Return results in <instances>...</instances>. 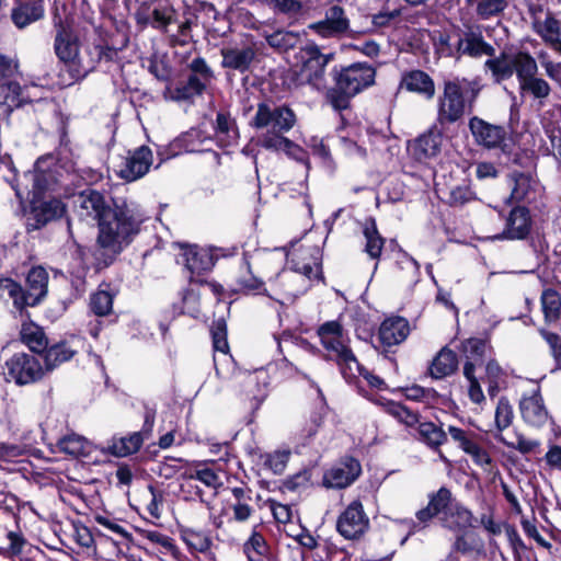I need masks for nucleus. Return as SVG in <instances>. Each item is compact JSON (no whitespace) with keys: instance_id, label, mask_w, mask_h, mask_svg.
Segmentation results:
<instances>
[{"instance_id":"nucleus-1","label":"nucleus","mask_w":561,"mask_h":561,"mask_svg":"<svg viewBox=\"0 0 561 561\" xmlns=\"http://www.w3.org/2000/svg\"><path fill=\"white\" fill-rule=\"evenodd\" d=\"M141 216L127 203L115 204L99 224L96 254L108 265L139 233Z\"/></svg>"},{"instance_id":"nucleus-2","label":"nucleus","mask_w":561,"mask_h":561,"mask_svg":"<svg viewBox=\"0 0 561 561\" xmlns=\"http://www.w3.org/2000/svg\"><path fill=\"white\" fill-rule=\"evenodd\" d=\"M376 71L368 64L356 62L336 72L335 87L327 90V100L335 110L348 106V100L375 82Z\"/></svg>"},{"instance_id":"nucleus-3","label":"nucleus","mask_w":561,"mask_h":561,"mask_svg":"<svg viewBox=\"0 0 561 561\" xmlns=\"http://www.w3.org/2000/svg\"><path fill=\"white\" fill-rule=\"evenodd\" d=\"M321 344L327 351V358L334 360L343 377L351 381L357 378L360 365L343 336V328L337 321H329L318 329Z\"/></svg>"},{"instance_id":"nucleus-4","label":"nucleus","mask_w":561,"mask_h":561,"mask_svg":"<svg viewBox=\"0 0 561 561\" xmlns=\"http://www.w3.org/2000/svg\"><path fill=\"white\" fill-rule=\"evenodd\" d=\"M296 124V114L286 105H274L262 102L256 106L255 115L250 122V126L255 129L264 130L257 139L261 147L267 149V142L272 138H285Z\"/></svg>"},{"instance_id":"nucleus-5","label":"nucleus","mask_w":561,"mask_h":561,"mask_svg":"<svg viewBox=\"0 0 561 561\" xmlns=\"http://www.w3.org/2000/svg\"><path fill=\"white\" fill-rule=\"evenodd\" d=\"M463 91L471 92V98L468 101L471 106L480 91L476 82L458 78L444 82L443 93L438 98L437 107V122L439 125L454 124L463 117L466 112Z\"/></svg>"},{"instance_id":"nucleus-6","label":"nucleus","mask_w":561,"mask_h":561,"mask_svg":"<svg viewBox=\"0 0 561 561\" xmlns=\"http://www.w3.org/2000/svg\"><path fill=\"white\" fill-rule=\"evenodd\" d=\"M332 58V54L324 55L317 46L302 48L299 53L300 64L289 72L290 81L296 87L309 84L318 91L325 90V67Z\"/></svg>"},{"instance_id":"nucleus-7","label":"nucleus","mask_w":561,"mask_h":561,"mask_svg":"<svg viewBox=\"0 0 561 561\" xmlns=\"http://www.w3.org/2000/svg\"><path fill=\"white\" fill-rule=\"evenodd\" d=\"M54 49L58 59L67 67L70 81L83 79L90 71L94 69V61H87L80 56V43L78 36L68 27L59 25L55 41Z\"/></svg>"},{"instance_id":"nucleus-8","label":"nucleus","mask_w":561,"mask_h":561,"mask_svg":"<svg viewBox=\"0 0 561 561\" xmlns=\"http://www.w3.org/2000/svg\"><path fill=\"white\" fill-rule=\"evenodd\" d=\"M136 24L141 28L151 26L152 28L167 34L169 26L178 23V13L169 2H159L151 10V2L144 1L139 4L134 13Z\"/></svg>"},{"instance_id":"nucleus-9","label":"nucleus","mask_w":561,"mask_h":561,"mask_svg":"<svg viewBox=\"0 0 561 561\" xmlns=\"http://www.w3.org/2000/svg\"><path fill=\"white\" fill-rule=\"evenodd\" d=\"M518 89L522 95H529L538 100L540 104L547 100L551 93V87L547 80L538 77V65L534 57L524 58L518 67Z\"/></svg>"},{"instance_id":"nucleus-10","label":"nucleus","mask_w":561,"mask_h":561,"mask_svg":"<svg viewBox=\"0 0 561 561\" xmlns=\"http://www.w3.org/2000/svg\"><path fill=\"white\" fill-rule=\"evenodd\" d=\"M319 250L313 249L310 253L311 261L300 262L294 264V272H285L277 276L280 285L284 287L283 293L287 299L296 298L305 290V285L297 286L299 282H304V277L311 279L317 277L320 271L318 262Z\"/></svg>"},{"instance_id":"nucleus-11","label":"nucleus","mask_w":561,"mask_h":561,"mask_svg":"<svg viewBox=\"0 0 561 561\" xmlns=\"http://www.w3.org/2000/svg\"><path fill=\"white\" fill-rule=\"evenodd\" d=\"M8 380L23 386L39 380L43 376V367L34 355L16 353L5 362Z\"/></svg>"},{"instance_id":"nucleus-12","label":"nucleus","mask_w":561,"mask_h":561,"mask_svg":"<svg viewBox=\"0 0 561 561\" xmlns=\"http://www.w3.org/2000/svg\"><path fill=\"white\" fill-rule=\"evenodd\" d=\"M369 527V518L363 504L353 501L339 516L336 529L339 534L348 540L358 539Z\"/></svg>"},{"instance_id":"nucleus-13","label":"nucleus","mask_w":561,"mask_h":561,"mask_svg":"<svg viewBox=\"0 0 561 561\" xmlns=\"http://www.w3.org/2000/svg\"><path fill=\"white\" fill-rule=\"evenodd\" d=\"M518 408L523 421L531 427L540 428L551 420L539 388L524 393Z\"/></svg>"},{"instance_id":"nucleus-14","label":"nucleus","mask_w":561,"mask_h":561,"mask_svg":"<svg viewBox=\"0 0 561 561\" xmlns=\"http://www.w3.org/2000/svg\"><path fill=\"white\" fill-rule=\"evenodd\" d=\"M469 129L474 141L486 149L503 148L507 133L503 126L485 122L480 117H472L469 121Z\"/></svg>"},{"instance_id":"nucleus-15","label":"nucleus","mask_w":561,"mask_h":561,"mask_svg":"<svg viewBox=\"0 0 561 561\" xmlns=\"http://www.w3.org/2000/svg\"><path fill=\"white\" fill-rule=\"evenodd\" d=\"M78 216L84 219L98 220V225L102 218L112 210L103 194L95 190H85L81 192L75 199Z\"/></svg>"},{"instance_id":"nucleus-16","label":"nucleus","mask_w":561,"mask_h":561,"mask_svg":"<svg viewBox=\"0 0 561 561\" xmlns=\"http://www.w3.org/2000/svg\"><path fill=\"white\" fill-rule=\"evenodd\" d=\"M309 28L325 38L341 37L350 31V20L343 8L332 5L325 11L324 19L310 24Z\"/></svg>"},{"instance_id":"nucleus-17","label":"nucleus","mask_w":561,"mask_h":561,"mask_svg":"<svg viewBox=\"0 0 561 561\" xmlns=\"http://www.w3.org/2000/svg\"><path fill=\"white\" fill-rule=\"evenodd\" d=\"M360 472V463L354 458H348L324 473L323 485L331 489H344L351 485Z\"/></svg>"},{"instance_id":"nucleus-18","label":"nucleus","mask_w":561,"mask_h":561,"mask_svg":"<svg viewBox=\"0 0 561 561\" xmlns=\"http://www.w3.org/2000/svg\"><path fill=\"white\" fill-rule=\"evenodd\" d=\"M152 164V152L149 147L141 146L129 152L121 167L118 174L122 179L131 182L142 178Z\"/></svg>"},{"instance_id":"nucleus-19","label":"nucleus","mask_w":561,"mask_h":561,"mask_svg":"<svg viewBox=\"0 0 561 561\" xmlns=\"http://www.w3.org/2000/svg\"><path fill=\"white\" fill-rule=\"evenodd\" d=\"M456 54L458 58L462 55L479 58L481 56H494L495 49L484 41L480 30L469 28L459 37Z\"/></svg>"},{"instance_id":"nucleus-20","label":"nucleus","mask_w":561,"mask_h":561,"mask_svg":"<svg viewBox=\"0 0 561 561\" xmlns=\"http://www.w3.org/2000/svg\"><path fill=\"white\" fill-rule=\"evenodd\" d=\"M20 76V62L16 56L0 54V92L8 89L12 96L5 95V101L14 103L20 94L21 85L16 82Z\"/></svg>"},{"instance_id":"nucleus-21","label":"nucleus","mask_w":561,"mask_h":561,"mask_svg":"<svg viewBox=\"0 0 561 561\" xmlns=\"http://www.w3.org/2000/svg\"><path fill=\"white\" fill-rule=\"evenodd\" d=\"M531 30L553 51L561 54V20L554 12L547 9L545 19L537 22Z\"/></svg>"},{"instance_id":"nucleus-22","label":"nucleus","mask_w":561,"mask_h":561,"mask_svg":"<svg viewBox=\"0 0 561 561\" xmlns=\"http://www.w3.org/2000/svg\"><path fill=\"white\" fill-rule=\"evenodd\" d=\"M533 56L527 51H518L512 56L503 54L500 57L488 59L485 67H488L496 81H502L511 78L513 73H516L518 78L519 62L524 58H531Z\"/></svg>"},{"instance_id":"nucleus-23","label":"nucleus","mask_w":561,"mask_h":561,"mask_svg":"<svg viewBox=\"0 0 561 561\" xmlns=\"http://www.w3.org/2000/svg\"><path fill=\"white\" fill-rule=\"evenodd\" d=\"M400 88L420 94L426 100H431L435 95L434 80L422 70L404 72L401 77Z\"/></svg>"},{"instance_id":"nucleus-24","label":"nucleus","mask_w":561,"mask_h":561,"mask_svg":"<svg viewBox=\"0 0 561 561\" xmlns=\"http://www.w3.org/2000/svg\"><path fill=\"white\" fill-rule=\"evenodd\" d=\"M451 492L447 488H440L436 493L430 496V502L426 507L416 513L420 522L426 523L437 515L446 517L453 507Z\"/></svg>"},{"instance_id":"nucleus-25","label":"nucleus","mask_w":561,"mask_h":561,"mask_svg":"<svg viewBox=\"0 0 561 561\" xmlns=\"http://www.w3.org/2000/svg\"><path fill=\"white\" fill-rule=\"evenodd\" d=\"M224 68L233 69L240 72L247 71L255 58V50L251 46H233L221 49Z\"/></svg>"},{"instance_id":"nucleus-26","label":"nucleus","mask_w":561,"mask_h":561,"mask_svg":"<svg viewBox=\"0 0 561 561\" xmlns=\"http://www.w3.org/2000/svg\"><path fill=\"white\" fill-rule=\"evenodd\" d=\"M48 274L43 267L32 268L26 277V289L23 290L25 306L37 305L47 293Z\"/></svg>"},{"instance_id":"nucleus-27","label":"nucleus","mask_w":561,"mask_h":561,"mask_svg":"<svg viewBox=\"0 0 561 561\" xmlns=\"http://www.w3.org/2000/svg\"><path fill=\"white\" fill-rule=\"evenodd\" d=\"M409 322L403 318H390L382 322L379 329V340L386 346L402 343L409 335Z\"/></svg>"},{"instance_id":"nucleus-28","label":"nucleus","mask_w":561,"mask_h":561,"mask_svg":"<svg viewBox=\"0 0 561 561\" xmlns=\"http://www.w3.org/2000/svg\"><path fill=\"white\" fill-rule=\"evenodd\" d=\"M530 229L529 213L524 207H515L510 213L503 237L506 239H524Z\"/></svg>"},{"instance_id":"nucleus-29","label":"nucleus","mask_w":561,"mask_h":561,"mask_svg":"<svg viewBox=\"0 0 561 561\" xmlns=\"http://www.w3.org/2000/svg\"><path fill=\"white\" fill-rule=\"evenodd\" d=\"M44 0H21L20 4L12 11V21L23 28L39 20L44 14Z\"/></svg>"},{"instance_id":"nucleus-30","label":"nucleus","mask_w":561,"mask_h":561,"mask_svg":"<svg viewBox=\"0 0 561 561\" xmlns=\"http://www.w3.org/2000/svg\"><path fill=\"white\" fill-rule=\"evenodd\" d=\"M440 145V134L431 129L414 140L412 145L413 156L419 161H425L438 154Z\"/></svg>"},{"instance_id":"nucleus-31","label":"nucleus","mask_w":561,"mask_h":561,"mask_svg":"<svg viewBox=\"0 0 561 561\" xmlns=\"http://www.w3.org/2000/svg\"><path fill=\"white\" fill-rule=\"evenodd\" d=\"M457 366L456 353L447 347H443L432 360L430 374L433 378L440 379L455 373Z\"/></svg>"},{"instance_id":"nucleus-32","label":"nucleus","mask_w":561,"mask_h":561,"mask_svg":"<svg viewBox=\"0 0 561 561\" xmlns=\"http://www.w3.org/2000/svg\"><path fill=\"white\" fill-rule=\"evenodd\" d=\"M144 438L139 432H135L128 436L116 438L114 437L107 450L115 457H126L136 453L142 445Z\"/></svg>"},{"instance_id":"nucleus-33","label":"nucleus","mask_w":561,"mask_h":561,"mask_svg":"<svg viewBox=\"0 0 561 561\" xmlns=\"http://www.w3.org/2000/svg\"><path fill=\"white\" fill-rule=\"evenodd\" d=\"M416 430L417 439L432 449H438L447 440L443 428L433 422H421Z\"/></svg>"},{"instance_id":"nucleus-34","label":"nucleus","mask_w":561,"mask_h":561,"mask_svg":"<svg viewBox=\"0 0 561 561\" xmlns=\"http://www.w3.org/2000/svg\"><path fill=\"white\" fill-rule=\"evenodd\" d=\"M206 88V83L195 75H191L185 82L180 83L173 90H170L173 101H187L196 95H201Z\"/></svg>"},{"instance_id":"nucleus-35","label":"nucleus","mask_w":561,"mask_h":561,"mask_svg":"<svg viewBox=\"0 0 561 561\" xmlns=\"http://www.w3.org/2000/svg\"><path fill=\"white\" fill-rule=\"evenodd\" d=\"M541 308L547 323H552L559 320L561 314V296L552 289L547 288L540 296Z\"/></svg>"},{"instance_id":"nucleus-36","label":"nucleus","mask_w":561,"mask_h":561,"mask_svg":"<svg viewBox=\"0 0 561 561\" xmlns=\"http://www.w3.org/2000/svg\"><path fill=\"white\" fill-rule=\"evenodd\" d=\"M21 340L32 352H43L47 346V339L43 330L32 322L22 324Z\"/></svg>"},{"instance_id":"nucleus-37","label":"nucleus","mask_w":561,"mask_h":561,"mask_svg":"<svg viewBox=\"0 0 561 561\" xmlns=\"http://www.w3.org/2000/svg\"><path fill=\"white\" fill-rule=\"evenodd\" d=\"M66 211V206L60 199H49L41 204V206L34 208V216L39 225H46L47 222L61 217Z\"/></svg>"},{"instance_id":"nucleus-38","label":"nucleus","mask_w":561,"mask_h":561,"mask_svg":"<svg viewBox=\"0 0 561 561\" xmlns=\"http://www.w3.org/2000/svg\"><path fill=\"white\" fill-rule=\"evenodd\" d=\"M467 4L474 8L477 15L482 20L499 15L507 8V0H467Z\"/></svg>"},{"instance_id":"nucleus-39","label":"nucleus","mask_w":561,"mask_h":561,"mask_svg":"<svg viewBox=\"0 0 561 561\" xmlns=\"http://www.w3.org/2000/svg\"><path fill=\"white\" fill-rule=\"evenodd\" d=\"M185 266L192 273L199 274L202 271L210 268L211 261L207 252L198 250L196 247L185 249L183 253Z\"/></svg>"},{"instance_id":"nucleus-40","label":"nucleus","mask_w":561,"mask_h":561,"mask_svg":"<svg viewBox=\"0 0 561 561\" xmlns=\"http://www.w3.org/2000/svg\"><path fill=\"white\" fill-rule=\"evenodd\" d=\"M364 236L366 239L365 251L371 259H378L381 254L385 239L379 234L375 220L365 224Z\"/></svg>"},{"instance_id":"nucleus-41","label":"nucleus","mask_w":561,"mask_h":561,"mask_svg":"<svg viewBox=\"0 0 561 561\" xmlns=\"http://www.w3.org/2000/svg\"><path fill=\"white\" fill-rule=\"evenodd\" d=\"M243 551L249 561H264L268 560V547L265 539L259 533H253L252 536L243 546Z\"/></svg>"},{"instance_id":"nucleus-42","label":"nucleus","mask_w":561,"mask_h":561,"mask_svg":"<svg viewBox=\"0 0 561 561\" xmlns=\"http://www.w3.org/2000/svg\"><path fill=\"white\" fill-rule=\"evenodd\" d=\"M76 354L66 343H59L49 347L45 352V365L47 370H51L64 362L69 360Z\"/></svg>"},{"instance_id":"nucleus-43","label":"nucleus","mask_w":561,"mask_h":561,"mask_svg":"<svg viewBox=\"0 0 561 561\" xmlns=\"http://www.w3.org/2000/svg\"><path fill=\"white\" fill-rule=\"evenodd\" d=\"M59 449L73 457H79L89 453V443L88 440L80 435L70 434L62 437L58 442Z\"/></svg>"},{"instance_id":"nucleus-44","label":"nucleus","mask_w":561,"mask_h":561,"mask_svg":"<svg viewBox=\"0 0 561 561\" xmlns=\"http://www.w3.org/2000/svg\"><path fill=\"white\" fill-rule=\"evenodd\" d=\"M267 150H273V151H285L289 157L300 161V162H305L306 165L308 167V161H307V158H306V152L304 151V149L301 147H299L298 145L294 144L290 139H288L287 137L285 138H272V140H270L267 142Z\"/></svg>"},{"instance_id":"nucleus-45","label":"nucleus","mask_w":561,"mask_h":561,"mask_svg":"<svg viewBox=\"0 0 561 561\" xmlns=\"http://www.w3.org/2000/svg\"><path fill=\"white\" fill-rule=\"evenodd\" d=\"M471 512L457 503H454L446 517H442L444 525L450 529L466 528L471 525Z\"/></svg>"},{"instance_id":"nucleus-46","label":"nucleus","mask_w":561,"mask_h":561,"mask_svg":"<svg viewBox=\"0 0 561 561\" xmlns=\"http://www.w3.org/2000/svg\"><path fill=\"white\" fill-rule=\"evenodd\" d=\"M216 136L221 142L229 144L237 138V127L234 121L227 113H218L215 126Z\"/></svg>"},{"instance_id":"nucleus-47","label":"nucleus","mask_w":561,"mask_h":561,"mask_svg":"<svg viewBox=\"0 0 561 561\" xmlns=\"http://www.w3.org/2000/svg\"><path fill=\"white\" fill-rule=\"evenodd\" d=\"M476 364L473 362H467L463 366V375L469 381L468 394L473 403L481 404L485 397L480 386L479 378L474 375Z\"/></svg>"},{"instance_id":"nucleus-48","label":"nucleus","mask_w":561,"mask_h":561,"mask_svg":"<svg viewBox=\"0 0 561 561\" xmlns=\"http://www.w3.org/2000/svg\"><path fill=\"white\" fill-rule=\"evenodd\" d=\"M0 298H11L18 309H23L25 307L23 289L19 284L10 278L0 279Z\"/></svg>"},{"instance_id":"nucleus-49","label":"nucleus","mask_w":561,"mask_h":561,"mask_svg":"<svg viewBox=\"0 0 561 561\" xmlns=\"http://www.w3.org/2000/svg\"><path fill=\"white\" fill-rule=\"evenodd\" d=\"M387 412L409 427L417 426L421 423L419 413L400 403H389Z\"/></svg>"},{"instance_id":"nucleus-50","label":"nucleus","mask_w":561,"mask_h":561,"mask_svg":"<svg viewBox=\"0 0 561 561\" xmlns=\"http://www.w3.org/2000/svg\"><path fill=\"white\" fill-rule=\"evenodd\" d=\"M128 44V38L124 37L122 41V45L119 47H115L114 45L108 44H95L93 47V53L95 56L87 59V61H94V67L98 62L105 60V61H113L118 50L124 49Z\"/></svg>"},{"instance_id":"nucleus-51","label":"nucleus","mask_w":561,"mask_h":561,"mask_svg":"<svg viewBox=\"0 0 561 561\" xmlns=\"http://www.w3.org/2000/svg\"><path fill=\"white\" fill-rule=\"evenodd\" d=\"M90 307L96 316H106L112 311L113 297L106 290H99L91 296Z\"/></svg>"},{"instance_id":"nucleus-52","label":"nucleus","mask_w":561,"mask_h":561,"mask_svg":"<svg viewBox=\"0 0 561 561\" xmlns=\"http://www.w3.org/2000/svg\"><path fill=\"white\" fill-rule=\"evenodd\" d=\"M485 377L482 378L488 383V393L490 397H495L500 390V379L503 375V370L501 366L494 362L490 360L485 366Z\"/></svg>"},{"instance_id":"nucleus-53","label":"nucleus","mask_w":561,"mask_h":561,"mask_svg":"<svg viewBox=\"0 0 561 561\" xmlns=\"http://www.w3.org/2000/svg\"><path fill=\"white\" fill-rule=\"evenodd\" d=\"M513 408L506 398H501L495 410V425L499 431H504L513 422Z\"/></svg>"},{"instance_id":"nucleus-54","label":"nucleus","mask_w":561,"mask_h":561,"mask_svg":"<svg viewBox=\"0 0 561 561\" xmlns=\"http://www.w3.org/2000/svg\"><path fill=\"white\" fill-rule=\"evenodd\" d=\"M185 543L198 552L207 551L211 546L210 538L202 533L193 529H187L182 535Z\"/></svg>"},{"instance_id":"nucleus-55","label":"nucleus","mask_w":561,"mask_h":561,"mask_svg":"<svg viewBox=\"0 0 561 561\" xmlns=\"http://www.w3.org/2000/svg\"><path fill=\"white\" fill-rule=\"evenodd\" d=\"M211 336L215 351L221 352L226 355L229 351V345L227 341V325L224 319L214 322L211 327Z\"/></svg>"},{"instance_id":"nucleus-56","label":"nucleus","mask_w":561,"mask_h":561,"mask_svg":"<svg viewBox=\"0 0 561 561\" xmlns=\"http://www.w3.org/2000/svg\"><path fill=\"white\" fill-rule=\"evenodd\" d=\"M33 184V195L35 198L39 197L45 191L51 188L53 175L50 173L39 170L38 164L31 173Z\"/></svg>"},{"instance_id":"nucleus-57","label":"nucleus","mask_w":561,"mask_h":561,"mask_svg":"<svg viewBox=\"0 0 561 561\" xmlns=\"http://www.w3.org/2000/svg\"><path fill=\"white\" fill-rule=\"evenodd\" d=\"M448 433L451 438L458 443L459 447L466 453L470 446L477 440L478 435L471 431H463L456 426H449Z\"/></svg>"},{"instance_id":"nucleus-58","label":"nucleus","mask_w":561,"mask_h":561,"mask_svg":"<svg viewBox=\"0 0 561 561\" xmlns=\"http://www.w3.org/2000/svg\"><path fill=\"white\" fill-rule=\"evenodd\" d=\"M469 455L476 465L482 467L484 470H489L492 465V458L490 454L480 446L478 439L470 446V448L466 451Z\"/></svg>"},{"instance_id":"nucleus-59","label":"nucleus","mask_w":561,"mask_h":561,"mask_svg":"<svg viewBox=\"0 0 561 561\" xmlns=\"http://www.w3.org/2000/svg\"><path fill=\"white\" fill-rule=\"evenodd\" d=\"M539 333L549 345L550 353L556 360L557 367L561 368V337L557 333L543 329H541Z\"/></svg>"},{"instance_id":"nucleus-60","label":"nucleus","mask_w":561,"mask_h":561,"mask_svg":"<svg viewBox=\"0 0 561 561\" xmlns=\"http://www.w3.org/2000/svg\"><path fill=\"white\" fill-rule=\"evenodd\" d=\"M289 451H275L267 455L265 465L275 473L282 474L289 460Z\"/></svg>"},{"instance_id":"nucleus-61","label":"nucleus","mask_w":561,"mask_h":561,"mask_svg":"<svg viewBox=\"0 0 561 561\" xmlns=\"http://www.w3.org/2000/svg\"><path fill=\"white\" fill-rule=\"evenodd\" d=\"M247 263V270L248 274L242 275L238 279V284L240 286V289L245 291H256L261 289L263 286V282L260 279V277L254 276L251 268V263L249 261Z\"/></svg>"},{"instance_id":"nucleus-62","label":"nucleus","mask_w":561,"mask_h":561,"mask_svg":"<svg viewBox=\"0 0 561 561\" xmlns=\"http://www.w3.org/2000/svg\"><path fill=\"white\" fill-rule=\"evenodd\" d=\"M178 33L170 37L172 44L185 45L192 37V19L186 18L184 21L179 22Z\"/></svg>"},{"instance_id":"nucleus-63","label":"nucleus","mask_w":561,"mask_h":561,"mask_svg":"<svg viewBox=\"0 0 561 561\" xmlns=\"http://www.w3.org/2000/svg\"><path fill=\"white\" fill-rule=\"evenodd\" d=\"M188 68L193 72L192 75L199 77L205 83L213 78L211 69L202 57L193 59L188 65Z\"/></svg>"},{"instance_id":"nucleus-64","label":"nucleus","mask_w":561,"mask_h":561,"mask_svg":"<svg viewBox=\"0 0 561 561\" xmlns=\"http://www.w3.org/2000/svg\"><path fill=\"white\" fill-rule=\"evenodd\" d=\"M486 348L484 341L480 339L467 340L463 344V351L472 359H479L483 356Z\"/></svg>"}]
</instances>
